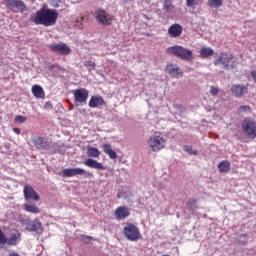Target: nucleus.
I'll use <instances>...</instances> for the list:
<instances>
[{
  "mask_svg": "<svg viewBox=\"0 0 256 256\" xmlns=\"http://www.w3.org/2000/svg\"><path fill=\"white\" fill-rule=\"evenodd\" d=\"M59 14L55 9L42 8L36 12L33 19L35 25H44V27H53L57 23Z\"/></svg>",
  "mask_w": 256,
  "mask_h": 256,
  "instance_id": "nucleus-1",
  "label": "nucleus"
},
{
  "mask_svg": "<svg viewBox=\"0 0 256 256\" xmlns=\"http://www.w3.org/2000/svg\"><path fill=\"white\" fill-rule=\"evenodd\" d=\"M214 65H222V67L226 70L229 71L231 69H237V65H239V62L237 61V58L231 53L227 52H222L214 60Z\"/></svg>",
  "mask_w": 256,
  "mask_h": 256,
  "instance_id": "nucleus-2",
  "label": "nucleus"
},
{
  "mask_svg": "<svg viewBox=\"0 0 256 256\" xmlns=\"http://www.w3.org/2000/svg\"><path fill=\"white\" fill-rule=\"evenodd\" d=\"M166 52L168 55H174L183 61H193V59H195V57H193V51L179 45L168 47Z\"/></svg>",
  "mask_w": 256,
  "mask_h": 256,
  "instance_id": "nucleus-3",
  "label": "nucleus"
},
{
  "mask_svg": "<svg viewBox=\"0 0 256 256\" xmlns=\"http://www.w3.org/2000/svg\"><path fill=\"white\" fill-rule=\"evenodd\" d=\"M124 236L128 241H139L141 239V232L139 231V227L135 224H127L123 230Z\"/></svg>",
  "mask_w": 256,
  "mask_h": 256,
  "instance_id": "nucleus-4",
  "label": "nucleus"
},
{
  "mask_svg": "<svg viewBox=\"0 0 256 256\" xmlns=\"http://www.w3.org/2000/svg\"><path fill=\"white\" fill-rule=\"evenodd\" d=\"M165 143V138L160 135L150 136L148 140V145L153 153H158V151H161V149H165Z\"/></svg>",
  "mask_w": 256,
  "mask_h": 256,
  "instance_id": "nucleus-5",
  "label": "nucleus"
},
{
  "mask_svg": "<svg viewBox=\"0 0 256 256\" xmlns=\"http://www.w3.org/2000/svg\"><path fill=\"white\" fill-rule=\"evenodd\" d=\"M94 18L101 25H111V23H113V16L111 14H107V11L101 8L95 10Z\"/></svg>",
  "mask_w": 256,
  "mask_h": 256,
  "instance_id": "nucleus-6",
  "label": "nucleus"
},
{
  "mask_svg": "<svg viewBox=\"0 0 256 256\" xmlns=\"http://www.w3.org/2000/svg\"><path fill=\"white\" fill-rule=\"evenodd\" d=\"M6 7L13 11V13H23L27 6L21 0H3Z\"/></svg>",
  "mask_w": 256,
  "mask_h": 256,
  "instance_id": "nucleus-7",
  "label": "nucleus"
},
{
  "mask_svg": "<svg viewBox=\"0 0 256 256\" xmlns=\"http://www.w3.org/2000/svg\"><path fill=\"white\" fill-rule=\"evenodd\" d=\"M72 94L75 103H78L79 105L87 103V99H89V91L85 88L75 89L72 91Z\"/></svg>",
  "mask_w": 256,
  "mask_h": 256,
  "instance_id": "nucleus-8",
  "label": "nucleus"
},
{
  "mask_svg": "<svg viewBox=\"0 0 256 256\" xmlns=\"http://www.w3.org/2000/svg\"><path fill=\"white\" fill-rule=\"evenodd\" d=\"M24 199L26 201H40L41 196H39V193L33 189V186L29 184L24 185L23 189Z\"/></svg>",
  "mask_w": 256,
  "mask_h": 256,
  "instance_id": "nucleus-9",
  "label": "nucleus"
},
{
  "mask_svg": "<svg viewBox=\"0 0 256 256\" xmlns=\"http://www.w3.org/2000/svg\"><path fill=\"white\" fill-rule=\"evenodd\" d=\"M50 51L53 53H58V55H69L71 53V48L66 43H57V44H50L48 46Z\"/></svg>",
  "mask_w": 256,
  "mask_h": 256,
  "instance_id": "nucleus-10",
  "label": "nucleus"
},
{
  "mask_svg": "<svg viewBox=\"0 0 256 256\" xmlns=\"http://www.w3.org/2000/svg\"><path fill=\"white\" fill-rule=\"evenodd\" d=\"M242 129L245 131L248 137L255 139L256 137V123L251 119H245L242 122Z\"/></svg>",
  "mask_w": 256,
  "mask_h": 256,
  "instance_id": "nucleus-11",
  "label": "nucleus"
},
{
  "mask_svg": "<svg viewBox=\"0 0 256 256\" xmlns=\"http://www.w3.org/2000/svg\"><path fill=\"white\" fill-rule=\"evenodd\" d=\"M131 215V210L127 206H119L114 211V217L117 221H123V219H127Z\"/></svg>",
  "mask_w": 256,
  "mask_h": 256,
  "instance_id": "nucleus-12",
  "label": "nucleus"
},
{
  "mask_svg": "<svg viewBox=\"0 0 256 256\" xmlns=\"http://www.w3.org/2000/svg\"><path fill=\"white\" fill-rule=\"evenodd\" d=\"M32 143H33L34 147H36V149H39V150H42V151H48V149H51V146L49 145V142L41 136L33 138Z\"/></svg>",
  "mask_w": 256,
  "mask_h": 256,
  "instance_id": "nucleus-13",
  "label": "nucleus"
},
{
  "mask_svg": "<svg viewBox=\"0 0 256 256\" xmlns=\"http://www.w3.org/2000/svg\"><path fill=\"white\" fill-rule=\"evenodd\" d=\"M168 35L172 39H177L183 35V26L179 23H174L168 28Z\"/></svg>",
  "mask_w": 256,
  "mask_h": 256,
  "instance_id": "nucleus-14",
  "label": "nucleus"
},
{
  "mask_svg": "<svg viewBox=\"0 0 256 256\" xmlns=\"http://www.w3.org/2000/svg\"><path fill=\"white\" fill-rule=\"evenodd\" d=\"M249 91V87L247 85L235 84L231 87V93L234 97H243V95H247Z\"/></svg>",
  "mask_w": 256,
  "mask_h": 256,
  "instance_id": "nucleus-15",
  "label": "nucleus"
},
{
  "mask_svg": "<svg viewBox=\"0 0 256 256\" xmlns=\"http://www.w3.org/2000/svg\"><path fill=\"white\" fill-rule=\"evenodd\" d=\"M90 109H99L105 105V99L103 96H91L90 101L88 103Z\"/></svg>",
  "mask_w": 256,
  "mask_h": 256,
  "instance_id": "nucleus-16",
  "label": "nucleus"
},
{
  "mask_svg": "<svg viewBox=\"0 0 256 256\" xmlns=\"http://www.w3.org/2000/svg\"><path fill=\"white\" fill-rule=\"evenodd\" d=\"M63 177H75L77 175H85L83 168H66L62 171Z\"/></svg>",
  "mask_w": 256,
  "mask_h": 256,
  "instance_id": "nucleus-17",
  "label": "nucleus"
},
{
  "mask_svg": "<svg viewBox=\"0 0 256 256\" xmlns=\"http://www.w3.org/2000/svg\"><path fill=\"white\" fill-rule=\"evenodd\" d=\"M83 164L86 166V167H90V169H98L100 171H105V166H103V164L99 163L97 160H94V159H91V158H88L86 159Z\"/></svg>",
  "mask_w": 256,
  "mask_h": 256,
  "instance_id": "nucleus-18",
  "label": "nucleus"
},
{
  "mask_svg": "<svg viewBox=\"0 0 256 256\" xmlns=\"http://www.w3.org/2000/svg\"><path fill=\"white\" fill-rule=\"evenodd\" d=\"M165 71L172 77H178L179 75H180V77L183 76V72L181 71V68H179L173 64H167Z\"/></svg>",
  "mask_w": 256,
  "mask_h": 256,
  "instance_id": "nucleus-19",
  "label": "nucleus"
},
{
  "mask_svg": "<svg viewBox=\"0 0 256 256\" xmlns=\"http://www.w3.org/2000/svg\"><path fill=\"white\" fill-rule=\"evenodd\" d=\"M24 210L27 211V213H32L33 215H39L41 213V210L35 203H26L23 205Z\"/></svg>",
  "mask_w": 256,
  "mask_h": 256,
  "instance_id": "nucleus-20",
  "label": "nucleus"
},
{
  "mask_svg": "<svg viewBox=\"0 0 256 256\" xmlns=\"http://www.w3.org/2000/svg\"><path fill=\"white\" fill-rule=\"evenodd\" d=\"M32 94L36 99H45V90L40 85L32 86Z\"/></svg>",
  "mask_w": 256,
  "mask_h": 256,
  "instance_id": "nucleus-21",
  "label": "nucleus"
},
{
  "mask_svg": "<svg viewBox=\"0 0 256 256\" xmlns=\"http://www.w3.org/2000/svg\"><path fill=\"white\" fill-rule=\"evenodd\" d=\"M218 170L220 173H229L231 171V162L223 160L218 164Z\"/></svg>",
  "mask_w": 256,
  "mask_h": 256,
  "instance_id": "nucleus-22",
  "label": "nucleus"
},
{
  "mask_svg": "<svg viewBox=\"0 0 256 256\" xmlns=\"http://www.w3.org/2000/svg\"><path fill=\"white\" fill-rule=\"evenodd\" d=\"M104 153L110 157V159H117V152L113 150L110 144H103L102 146Z\"/></svg>",
  "mask_w": 256,
  "mask_h": 256,
  "instance_id": "nucleus-23",
  "label": "nucleus"
},
{
  "mask_svg": "<svg viewBox=\"0 0 256 256\" xmlns=\"http://www.w3.org/2000/svg\"><path fill=\"white\" fill-rule=\"evenodd\" d=\"M19 239H21V233L11 234L9 238H6V244L11 246L18 245Z\"/></svg>",
  "mask_w": 256,
  "mask_h": 256,
  "instance_id": "nucleus-24",
  "label": "nucleus"
},
{
  "mask_svg": "<svg viewBox=\"0 0 256 256\" xmlns=\"http://www.w3.org/2000/svg\"><path fill=\"white\" fill-rule=\"evenodd\" d=\"M215 51L209 47H202L200 49V57L202 59H207V57H212L214 55Z\"/></svg>",
  "mask_w": 256,
  "mask_h": 256,
  "instance_id": "nucleus-25",
  "label": "nucleus"
},
{
  "mask_svg": "<svg viewBox=\"0 0 256 256\" xmlns=\"http://www.w3.org/2000/svg\"><path fill=\"white\" fill-rule=\"evenodd\" d=\"M87 155L88 157H94L95 159H99L101 152L99 151V149L89 146L87 149Z\"/></svg>",
  "mask_w": 256,
  "mask_h": 256,
  "instance_id": "nucleus-26",
  "label": "nucleus"
},
{
  "mask_svg": "<svg viewBox=\"0 0 256 256\" xmlns=\"http://www.w3.org/2000/svg\"><path fill=\"white\" fill-rule=\"evenodd\" d=\"M30 231H35L36 233L43 231V225L41 224V221L35 220L30 227Z\"/></svg>",
  "mask_w": 256,
  "mask_h": 256,
  "instance_id": "nucleus-27",
  "label": "nucleus"
},
{
  "mask_svg": "<svg viewBox=\"0 0 256 256\" xmlns=\"http://www.w3.org/2000/svg\"><path fill=\"white\" fill-rule=\"evenodd\" d=\"M189 211H195L197 209V199L191 198L186 202Z\"/></svg>",
  "mask_w": 256,
  "mask_h": 256,
  "instance_id": "nucleus-28",
  "label": "nucleus"
},
{
  "mask_svg": "<svg viewBox=\"0 0 256 256\" xmlns=\"http://www.w3.org/2000/svg\"><path fill=\"white\" fill-rule=\"evenodd\" d=\"M208 5L214 9H219L223 5V0H208Z\"/></svg>",
  "mask_w": 256,
  "mask_h": 256,
  "instance_id": "nucleus-29",
  "label": "nucleus"
},
{
  "mask_svg": "<svg viewBox=\"0 0 256 256\" xmlns=\"http://www.w3.org/2000/svg\"><path fill=\"white\" fill-rule=\"evenodd\" d=\"M0 245H7V237H5V233L0 228Z\"/></svg>",
  "mask_w": 256,
  "mask_h": 256,
  "instance_id": "nucleus-30",
  "label": "nucleus"
},
{
  "mask_svg": "<svg viewBox=\"0 0 256 256\" xmlns=\"http://www.w3.org/2000/svg\"><path fill=\"white\" fill-rule=\"evenodd\" d=\"M164 9H166V11H171V9H174L173 3H171L170 0H166L164 2Z\"/></svg>",
  "mask_w": 256,
  "mask_h": 256,
  "instance_id": "nucleus-31",
  "label": "nucleus"
},
{
  "mask_svg": "<svg viewBox=\"0 0 256 256\" xmlns=\"http://www.w3.org/2000/svg\"><path fill=\"white\" fill-rule=\"evenodd\" d=\"M251 112V107L250 106H240L238 109V113H247Z\"/></svg>",
  "mask_w": 256,
  "mask_h": 256,
  "instance_id": "nucleus-32",
  "label": "nucleus"
},
{
  "mask_svg": "<svg viewBox=\"0 0 256 256\" xmlns=\"http://www.w3.org/2000/svg\"><path fill=\"white\" fill-rule=\"evenodd\" d=\"M210 94L213 95V97L219 95V88L215 86H211L210 88Z\"/></svg>",
  "mask_w": 256,
  "mask_h": 256,
  "instance_id": "nucleus-33",
  "label": "nucleus"
},
{
  "mask_svg": "<svg viewBox=\"0 0 256 256\" xmlns=\"http://www.w3.org/2000/svg\"><path fill=\"white\" fill-rule=\"evenodd\" d=\"M16 123H25L27 121V118L25 116H16L15 118Z\"/></svg>",
  "mask_w": 256,
  "mask_h": 256,
  "instance_id": "nucleus-34",
  "label": "nucleus"
},
{
  "mask_svg": "<svg viewBox=\"0 0 256 256\" xmlns=\"http://www.w3.org/2000/svg\"><path fill=\"white\" fill-rule=\"evenodd\" d=\"M59 3H61V0H50V5L56 9L59 7Z\"/></svg>",
  "mask_w": 256,
  "mask_h": 256,
  "instance_id": "nucleus-35",
  "label": "nucleus"
},
{
  "mask_svg": "<svg viewBox=\"0 0 256 256\" xmlns=\"http://www.w3.org/2000/svg\"><path fill=\"white\" fill-rule=\"evenodd\" d=\"M186 151H187V153H190V155H197L196 150H193V148L191 146H187Z\"/></svg>",
  "mask_w": 256,
  "mask_h": 256,
  "instance_id": "nucleus-36",
  "label": "nucleus"
},
{
  "mask_svg": "<svg viewBox=\"0 0 256 256\" xmlns=\"http://www.w3.org/2000/svg\"><path fill=\"white\" fill-rule=\"evenodd\" d=\"M85 67H95V62L92 61H86L84 63Z\"/></svg>",
  "mask_w": 256,
  "mask_h": 256,
  "instance_id": "nucleus-37",
  "label": "nucleus"
},
{
  "mask_svg": "<svg viewBox=\"0 0 256 256\" xmlns=\"http://www.w3.org/2000/svg\"><path fill=\"white\" fill-rule=\"evenodd\" d=\"M197 0H186V5L187 7H193V4L196 2Z\"/></svg>",
  "mask_w": 256,
  "mask_h": 256,
  "instance_id": "nucleus-38",
  "label": "nucleus"
},
{
  "mask_svg": "<svg viewBox=\"0 0 256 256\" xmlns=\"http://www.w3.org/2000/svg\"><path fill=\"white\" fill-rule=\"evenodd\" d=\"M14 133H16V135H21V129L19 128H13Z\"/></svg>",
  "mask_w": 256,
  "mask_h": 256,
  "instance_id": "nucleus-39",
  "label": "nucleus"
},
{
  "mask_svg": "<svg viewBox=\"0 0 256 256\" xmlns=\"http://www.w3.org/2000/svg\"><path fill=\"white\" fill-rule=\"evenodd\" d=\"M251 77H252V79H253L254 81H256V70H253V71L251 72Z\"/></svg>",
  "mask_w": 256,
  "mask_h": 256,
  "instance_id": "nucleus-40",
  "label": "nucleus"
},
{
  "mask_svg": "<svg viewBox=\"0 0 256 256\" xmlns=\"http://www.w3.org/2000/svg\"><path fill=\"white\" fill-rule=\"evenodd\" d=\"M88 177H93V174L91 172H87Z\"/></svg>",
  "mask_w": 256,
  "mask_h": 256,
  "instance_id": "nucleus-41",
  "label": "nucleus"
}]
</instances>
